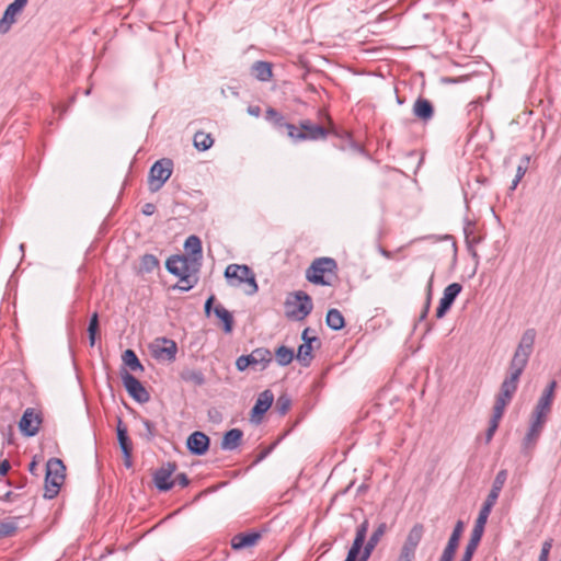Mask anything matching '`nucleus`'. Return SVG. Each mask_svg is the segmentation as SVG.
<instances>
[{"instance_id":"12","label":"nucleus","mask_w":561,"mask_h":561,"mask_svg":"<svg viewBox=\"0 0 561 561\" xmlns=\"http://www.w3.org/2000/svg\"><path fill=\"white\" fill-rule=\"evenodd\" d=\"M165 268L170 274L178 277L188 272L197 273L199 266L193 264L188 256L184 254H174L167 260Z\"/></svg>"},{"instance_id":"38","label":"nucleus","mask_w":561,"mask_h":561,"mask_svg":"<svg viewBox=\"0 0 561 561\" xmlns=\"http://www.w3.org/2000/svg\"><path fill=\"white\" fill-rule=\"evenodd\" d=\"M193 142H194V147L197 150L206 151L213 146L214 138L211 137L210 134H206L204 131H197L194 135Z\"/></svg>"},{"instance_id":"46","label":"nucleus","mask_w":561,"mask_h":561,"mask_svg":"<svg viewBox=\"0 0 561 561\" xmlns=\"http://www.w3.org/2000/svg\"><path fill=\"white\" fill-rule=\"evenodd\" d=\"M98 332H99V314L96 312H94L91 316L89 325H88L90 346H94Z\"/></svg>"},{"instance_id":"36","label":"nucleus","mask_w":561,"mask_h":561,"mask_svg":"<svg viewBox=\"0 0 561 561\" xmlns=\"http://www.w3.org/2000/svg\"><path fill=\"white\" fill-rule=\"evenodd\" d=\"M493 506H494L493 504L484 501V503L482 504V507L480 508L479 515L476 519V523L473 526L474 530L484 533V527H485V524L488 522V518L490 516V513H491Z\"/></svg>"},{"instance_id":"26","label":"nucleus","mask_w":561,"mask_h":561,"mask_svg":"<svg viewBox=\"0 0 561 561\" xmlns=\"http://www.w3.org/2000/svg\"><path fill=\"white\" fill-rule=\"evenodd\" d=\"M506 480H507V471L505 469L500 470L493 480L492 488L485 499V502L495 505Z\"/></svg>"},{"instance_id":"60","label":"nucleus","mask_w":561,"mask_h":561,"mask_svg":"<svg viewBox=\"0 0 561 561\" xmlns=\"http://www.w3.org/2000/svg\"><path fill=\"white\" fill-rule=\"evenodd\" d=\"M11 469V463L8 459L0 461V478H3L8 474Z\"/></svg>"},{"instance_id":"1","label":"nucleus","mask_w":561,"mask_h":561,"mask_svg":"<svg viewBox=\"0 0 561 561\" xmlns=\"http://www.w3.org/2000/svg\"><path fill=\"white\" fill-rule=\"evenodd\" d=\"M328 135H334L341 138L343 141L347 144L350 148L354 151L362 152L363 148L360 145L356 144L348 131L337 130L336 127L331 123L330 128H325L321 125L312 123L310 119H302L299 122V127L295 125V131L293 133L291 140L294 142L305 141V140H320L325 139Z\"/></svg>"},{"instance_id":"27","label":"nucleus","mask_w":561,"mask_h":561,"mask_svg":"<svg viewBox=\"0 0 561 561\" xmlns=\"http://www.w3.org/2000/svg\"><path fill=\"white\" fill-rule=\"evenodd\" d=\"M243 432L239 428H231L224 434L221 448L224 450H233L241 444Z\"/></svg>"},{"instance_id":"3","label":"nucleus","mask_w":561,"mask_h":561,"mask_svg":"<svg viewBox=\"0 0 561 561\" xmlns=\"http://www.w3.org/2000/svg\"><path fill=\"white\" fill-rule=\"evenodd\" d=\"M332 277H337V263L332 257L314 259L306 271V278L314 285L331 286Z\"/></svg>"},{"instance_id":"6","label":"nucleus","mask_w":561,"mask_h":561,"mask_svg":"<svg viewBox=\"0 0 561 561\" xmlns=\"http://www.w3.org/2000/svg\"><path fill=\"white\" fill-rule=\"evenodd\" d=\"M294 298V301L289 299L286 300V314L291 319L302 320L309 316L313 309L312 299L302 290L296 291Z\"/></svg>"},{"instance_id":"47","label":"nucleus","mask_w":561,"mask_h":561,"mask_svg":"<svg viewBox=\"0 0 561 561\" xmlns=\"http://www.w3.org/2000/svg\"><path fill=\"white\" fill-rule=\"evenodd\" d=\"M463 528H465V525H463V522L462 520H458L453 529V533L447 541V543H451L453 546H459V541H460V538H461V535L463 533Z\"/></svg>"},{"instance_id":"41","label":"nucleus","mask_w":561,"mask_h":561,"mask_svg":"<svg viewBox=\"0 0 561 561\" xmlns=\"http://www.w3.org/2000/svg\"><path fill=\"white\" fill-rule=\"evenodd\" d=\"M529 162H530V157L527 154L520 159V163L518 164V167L516 169L515 178L512 181V185L510 187L512 191H514L517 187L518 183L522 181V179L526 174Z\"/></svg>"},{"instance_id":"16","label":"nucleus","mask_w":561,"mask_h":561,"mask_svg":"<svg viewBox=\"0 0 561 561\" xmlns=\"http://www.w3.org/2000/svg\"><path fill=\"white\" fill-rule=\"evenodd\" d=\"M274 401V394L271 390L266 389L262 391L251 410V420L255 423H260L264 414L270 410Z\"/></svg>"},{"instance_id":"11","label":"nucleus","mask_w":561,"mask_h":561,"mask_svg":"<svg viewBox=\"0 0 561 561\" xmlns=\"http://www.w3.org/2000/svg\"><path fill=\"white\" fill-rule=\"evenodd\" d=\"M518 387V382L505 378L501 385L500 392L496 396L493 407V413L503 416L505 408L512 401Z\"/></svg>"},{"instance_id":"59","label":"nucleus","mask_w":561,"mask_h":561,"mask_svg":"<svg viewBox=\"0 0 561 561\" xmlns=\"http://www.w3.org/2000/svg\"><path fill=\"white\" fill-rule=\"evenodd\" d=\"M172 481H175V483L180 484L182 488H185L190 484V479L184 472L178 473Z\"/></svg>"},{"instance_id":"49","label":"nucleus","mask_w":561,"mask_h":561,"mask_svg":"<svg viewBox=\"0 0 561 561\" xmlns=\"http://www.w3.org/2000/svg\"><path fill=\"white\" fill-rule=\"evenodd\" d=\"M141 423L145 426V437L148 442H151L157 436V428L153 422L148 419L141 417Z\"/></svg>"},{"instance_id":"25","label":"nucleus","mask_w":561,"mask_h":561,"mask_svg":"<svg viewBox=\"0 0 561 561\" xmlns=\"http://www.w3.org/2000/svg\"><path fill=\"white\" fill-rule=\"evenodd\" d=\"M556 388L557 381H550L549 385L543 390L542 394L540 396L539 400L537 401L535 408L550 414Z\"/></svg>"},{"instance_id":"30","label":"nucleus","mask_w":561,"mask_h":561,"mask_svg":"<svg viewBox=\"0 0 561 561\" xmlns=\"http://www.w3.org/2000/svg\"><path fill=\"white\" fill-rule=\"evenodd\" d=\"M248 356L251 359V365H261V369H265L272 362V353L265 347L255 348Z\"/></svg>"},{"instance_id":"44","label":"nucleus","mask_w":561,"mask_h":561,"mask_svg":"<svg viewBox=\"0 0 561 561\" xmlns=\"http://www.w3.org/2000/svg\"><path fill=\"white\" fill-rule=\"evenodd\" d=\"M541 435V432H537L535 430L528 428L524 439H523V450L530 451L537 445V442Z\"/></svg>"},{"instance_id":"2","label":"nucleus","mask_w":561,"mask_h":561,"mask_svg":"<svg viewBox=\"0 0 561 561\" xmlns=\"http://www.w3.org/2000/svg\"><path fill=\"white\" fill-rule=\"evenodd\" d=\"M536 330L527 329L524 331L520 341L514 352V355L510 362L507 379L512 381H519V378L526 368L529 357L534 351V344L536 340Z\"/></svg>"},{"instance_id":"39","label":"nucleus","mask_w":561,"mask_h":561,"mask_svg":"<svg viewBox=\"0 0 561 561\" xmlns=\"http://www.w3.org/2000/svg\"><path fill=\"white\" fill-rule=\"evenodd\" d=\"M294 357V351L285 345H280L275 351V358L279 366L289 365L293 362Z\"/></svg>"},{"instance_id":"8","label":"nucleus","mask_w":561,"mask_h":561,"mask_svg":"<svg viewBox=\"0 0 561 561\" xmlns=\"http://www.w3.org/2000/svg\"><path fill=\"white\" fill-rule=\"evenodd\" d=\"M42 423V412L33 408H27L19 422V428L24 436L33 437L39 432Z\"/></svg>"},{"instance_id":"54","label":"nucleus","mask_w":561,"mask_h":561,"mask_svg":"<svg viewBox=\"0 0 561 561\" xmlns=\"http://www.w3.org/2000/svg\"><path fill=\"white\" fill-rule=\"evenodd\" d=\"M415 559V551L409 548L401 547L397 561H413Z\"/></svg>"},{"instance_id":"55","label":"nucleus","mask_w":561,"mask_h":561,"mask_svg":"<svg viewBox=\"0 0 561 561\" xmlns=\"http://www.w3.org/2000/svg\"><path fill=\"white\" fill-rule=\"evenodd\" d=\"M548 416H549V413L534 408L530 421H535V422L538 421L540 423H545L546 424V422L548 420Z\"/></svg>"},{"instance_id":"14","label":"nucleus","mask_w":561,"mask_h":561,"mask_svg":"<svg viewBox=\"0 0 561 561\" xmlns=\"http://www.w3.org/2000/svg\"><path fill=\"white\" fill-rule=\"evenodd\" d=\"M176 468L178 466L175 462H167L154 472L153 482L159 491L167 492L173 488L175 481H172L171 477L175 472Z\"/></svg>"},{"instance_id":"58","label":"nucleus","mask_w":561,"mask_h":561,"mask_svg":"<svg viewBox=\"0 0 561 561\" xmlns=\"http://www.w3.org/2000/svg\"><path fill=\"white\" fill-rule=\"evenodd\" d=\"M275 447V444H272L271 446L264 448L255 458V460L253 461V465H257L259 462H261L262 460H264L271 453L272 450L274 449Z\"/></svg>"},{"instance_id":"51","label":"nucleus","mask_w":561,"mask_h":561,"mask_svg":"<svg viewBox=\"0 0 561 561\" xmlns=\"http://www.w3.org/2000/svg\"><path fill=\"white\" fill-rule=\"evenodd\" d=\"M458 547L447 543L438 561H454Z\"/></svg>"},{"instance_id":"15","label":"nucleus","mask_w":561,"mask_h":561,"mask_svg":"<svg viewBox=\"0 0 561 561\" xmlns=\"http://www.w3.org/2000/svg\"><path fill=\"white\" fill-rule=\"evenodd\" d=\"M461 290L462 286L459 283H451L444 289L443 297L440 298L439 305L436 309L437 319L445 317Z\"/></svg>"},{"instance_id":"52","label":"nucleus","mask_w":561,"mask_h":561,"mask_svg":"<svg viewBox=\"0 0 561 561\" xmlns=\"http://www.w3.org/2000/svg\"><path fill=\"white\" fill-rule=\"evenodd\" d=\"M0 484H8L13 486L15 490H23L26 488L27 479L25 477L20 478L19 481L14 482L10 479L0 478Z\"/></svg>"},{"instance_id":"57","label":"nucleus","mask_w":561,"mask_h":561,"mask_svg":"<svg viewBox=\"0 0 561 561\" xmlns=\"http://www.w3.org/2000/svg\"><path fill=\"white\" fill-rule=\"evenodd\" d=\"M22 494L13 491L0 492V501L2 502H15Z\"/></svg>"},{"instance_id":"21","label":"nucleus","mask_w":561,"mask_h":561,"mask_svg":"<svg viewBox=\"0 0 561 561\" xmlns=\"http://www.w3.org/2000/svg\"><path fill=\"white\" fill-rule=\"evenodd\" d=\"M388 527H387V524L386 523H380L377 528L373 531V534L370 535L369 539L367 540V542L363 545V548L360 550V553L359 556L368 561V559L370 558L371 556V552L374 551V549L376 548V546L378 545V542L380 541V539L383 537V535L386 534Z\"/></svg>"},{"instance_id":"61","label":"nucleus","mask_w":561,"mask_h":561,"mask_svg":"<svg viewBox=\"0 0 561 561\" xmlns=\"http://www.w3.org/2000/svg\"><path fill=\"white\" fill-rule=\"evenodd\" d=\"M156 205L152 204V203H147L142 206V214L146 215V216H151L154 214L156 211Z\"/></svg>"},{"instance_id":"33","label":"nucleus","mask_w":561,"mask_h":561,"mask_svg":"<svg viewBox=\"0 0 561 561\" xmlns=\"http://www.w3.org/2000/svg\"><path fill=\"white\" fill-rule=\"evenodd\" d=\"M215 316L222 321V329L225 333H230L233 329V317L229 310L222 305H217L214 308Z\"/></svg>"},{"instance_id":"23","label":"nucleus","mask_w":561,"mask_h":561,"mask_svg":"<svg viewBox=\"0 0 561 561\" xmlns=\"http://www.w3.org/2000/svg\"><path fill=\"white\" fill-rule=\"evenodd\" d=\"M413 114L420 121L426 123L434 116V106L432 102L425 98L419 96L413 104Z\"/></svg>"},{"instance_id":"17","label":"nucleus","mask_w":561,"mask_h":561,"mask_svg":"<svg viewBox=\"0 0 561 561\" xmlns=\"http://www.w3.org/2000/svg\"><path fill=\"white\" fill-rule=\"evenodd\" d=\"M210 445L209 437L199 431L193 432L186 439V448L187 450L195 456L205 455Z\"/></svg>"},{"instance_id":"62","label":"nucleus","mask_w":561,"mask_h":561,"mask_svg":"<svg viewBox=\"0 0 561 561\" xmlns=\"http://www.w3.org/2000/svg\"><path fill=\"white\" fill-rule=\"evenodd\" d=\"M38 461L36 460V458L34 457L33 460L30 462L28 465V471L33 474V476H38L37 473V470H38Z\"/></svg>"},{"instance_id":"29","label":"nucleus","mask_w":561,"mask_h":561,"mask_svg":"<svg viewBox=\"0 0 561 561\" xmlns=\"http://www.w3.org/2000/svg\"><path fill=\"white\" fill-rule=\"evenodd\" d=\"M180 378L195 387H202L206 383L205 375L199 369L185 368L180 373Z\"/></svg>"},{"instance_id":"24","label":"nucleus","mask_w":561,"mask_h":561,"mask_svg":"<svg viewBox=\"0 0 561 561\" xmlns=\"http://www.w3.org/2000/svg\"><path fill=\"white\" fill-rule=\"evenodd\" d=\"M260 538L261 534L256 531L239 533L232 537L231 548L233 550H242L244 548L253 547Z\"/></svg>"},{"instance_id":"35","label":"nucleus","mask_w":561,"mask_h":561,"mask_svg":"<svg viewBox=\"0 0 561 561\" xmlns=\"http://www.w3.org/2000/svg\"><path fill=\"white\" fill-rule=\"evenodd\" d=\"M325 322H327V325L334 331H339V330L343 329L345 325V320H344L343 314L341 313L340 310L334 309V308L330 309L328 311Z\"/></svg>"},{"instance_id":"13","label":"nucleus","mask_w":561,"mask_h":561,"mask_svg":"<svg viewBox=\"0 0 561 561\" xmlns=\"http://www.w3.org/2000/svg\"><path fill=\"white\" fill-rule=\"evenodd\" d=\"M368 528H369V523L367 519H364V522L357 526L355 538L353 540L351 548L347 551V554H346V558L344 561H366L359 556V553H360V550L365 542Z\"/></svg>"},{"instance_id":"5","label":"nucleus","mask_w":561,"mask_h":561,"mask_svg":"<svg viewBox=\"0 0 561 561\" xmlns=\"http://www.w3.org/2000/svg\"><path fill=\"white\" fill-rule=\"evenodd\" d=\"M224 275L230 286L239 287L245 284L244 293L249 296L256 294L259 290L255 274L245 264H229Z\"/></svg>"},{"instance_id":"7","label":"nucleus","mask_w":561,"mask_h":561,"mask_svg":"<svg viewBox=\"0 0 561 561\" xmlns=\"http://www.w3.org/2000/svg\"><path fill=\"white\" fill-rule=\"evenodd\" d=\"M172 170L173 162L171 159L163 158L156 161L149 171V190L158 192L170 179Z\"/></svg>"},{"instance_id":"4","label":"nucleus","mask_w":561,"mask_h":561,"mask_svg":"<svg viewBox=\"0 0 561 561\" xmlns=\"http://www.w3.org/2000/svg\"><path fill=\"white\" fill-rule=\"evenodd\" d=\"M66 467L61 459L50 458L45 468V482L43 496L47 500L55 499L66 478Z\"/></svg>"},{"instance_id":"31","label":"nucleus","mask_w":561,"mask_h":561,"mask_svg":"<svg viewBox=\"0 0 561 561\" xmlns=\"http://www.w3.org/2000/svg\"><path fill=\"white\" fill-rule=\"evenodd\" d=\"M251 73L260 81H268L272 78V65L267 61L257 60L251 67Z\"/></svg>"},{"instance_id":"64","label":"nucleus","mask_w":561,"mask_h":561,"mask_svg":"<svg viewBox=\"0 0 561 561\" xmlns=\"http://www.w3.org/2000/svg\"><path fill=\"white\" fill-rule=\"evenodd\" d=\"M214 301H215V296H213V295H211V296L206 300V302H205L204 309H205V313H206L207 316H209V314H210L211 306H213Z\"/></svg>"},{"instance_id":"45","label":"nucleus","mask_w":561,"mask_h":561,"mask_svg":"<svg viewBox=\"0 0 561 561\" xmlns=\"http://www.w3.org/2000/svg\"><path fill=\"white\" fill-rule=\"evenodd\" d=\"M291 407V398L287 393L280 394L275 403V410L279 415H285Z\"/></svg>"},{"instance_id":"63","label":"nucleus","mask_w":561,"mask_h":561,"mask_svg":"<svg viewBox=\"0 0 561 561\" xmlns=\"http://www.w3.org/2000/svg\"><path fill=\"white\" fill-rule=\"evenodd\" d=\"M247 111L251 116L254 117H259L261 115V107L257 105H250Z\"/></svg>"},{"instance_id":"40","label":"nucleus","mask_w":561,"mask_h":561,"mask_svg":"<svg viewBox=\"0 0 561 561\" xmlns=\"http://www.w3.org/2000/svg\"><path fill=\"white\" fill-rule=\"evenodd\" d=\"M122 359H123L124 364L130 370H133V371H138V370L142 371L144 370L142 364L140 363L136 353L133 350H126L122 355Z\"/></svg>"},{"instance_id":"42","label":"nucleus","mask_w":561,"mask_h":561,"mask_svg":"<svg viewBox=\"0 0 561 561\" xmlns=\"http://www.w3.org/2000/svg\"><path fill=\"white\" fill-rule=\"evenodd\" d=\"M159 267V260L153 254H144L140 257V272L151 273Z\"/></svg>"},{"instance_id":"34","label":"nucleus","mask_w":561,"mask_h":561,"mask_svg":"<svg viewBox=\"0 0 561 561\" xmlns=\"http://www.w3.org/2000/svg\"><path fill=\"white\" fill-rule=\"evenodd\" d=\"M296 357L304 367L311 364L313 359L311 340H306V343L299 345Z\"/></svg>"},{"instance_id":"19","label":"nucleus","mask_w":561,"mask_h":561,"mask_svg":"<svg viewBox=\"0 0 561 561\" xmlns=\"http://www.w3.org/2000/svg\"><path fill=\"white\" fill-rule=\"evenodd\" d=\"M116 433H117V440H118L119 447H121L122 453L125 458V465H126V467H130L131 466L130 457H131V451H133V444L128 436L127 427L123 424V421L121 417H118V421H117Z\"/></svg>"},{"instance_id":"53","label":"nucleus","mask_w":561,"mask_h":561,"mask_svg":"<svg viewBox=\"0 0 561 561\" xmlns=\"http://www.w3.org/2000/svg\"><path fill=\"white\" fill-rule=\"evenodd\" d=\"M433 275L431 276L430 278V282H428V290H427V297H426V301H425V305H424V309L420 316V319L423 320L426 318L428 311H430V307H431V298H432V283H433Z\"/></svg>"},{"instance_id":"9","label":"nucleus","mask_w":561,"mask_h":561,"mask_svg":"<svg viewBox=\"0 0 561 561\" xmlns=\"http://www.w3.org/2000/svg\"><path fill=\"white\" fill-rule=\"evenodd\" d=\"M152 356L156 359L168 362L175 360L178 353V345L173 340L168 337H158L150 345Z\"/></svg>"},{"instance_id":"20","label":"nucleus","mask_w":561,"mask_h":561,"mask_svg":"<svg viewBox=\"0 0 561 561\" xmlns=\"http://www.w3.org/2000/svg\"><path fill=\"white\" fill-rule=\"evenodd\" d=\"M265 118L268 121L275 129L278 131L286 130L287 136L291 139L293 133L295 131V125L287 123L285 117L273 107H268L265 113Z\"/></svg>"},{"instance_id":"48","label":"nucleus","mask_w":561,"mask_h":561,"mask_svg":"<svg viewBox=\"0 0 561 561\" xmlns=\"http://www.w3.org/2000/svg\"><path fill=\"white\" fill-rule=\"evenodd\" d=\"M502 417L503 416L496 415L495 413L492 414V417H491L490 423H489V427H488L486 433H485V438H486L488 443L493 438V435L496 432V430L499 427V423H500Z\"/></svg>"},{"instance_id":"32","label":"nucleus","mask_w":561,"mask_h":561,"mask_svg":"<svg viewBox=\"0 0 561 561\" xmlns=\"http://www.w3.org/2000/svg\"><path fill=\"white\" fill-rule=\"evenodd\" d=\"M483 533L472 529L470 539L465 548L460 561H471L472 557L482 539Z\"/></svg>"},{"instance_id":"10","label":"nucleus","mask_w":561,"mask_h":561,"mask_svg":"<svg viewBox=\"0 0 561 561\" xmlns=\"http://www.w3.org/2000/svg\"><path fill=\"white\" fill-rule=\"evenodd\" d=\"M123 385L128 394L139 403H146L150 400V394L142 383L128 371L122 374Z\"/></svg>"},{"instance_id":"18","label":"nucleus","mask_w":561,"mask_h":561,"mask_svg":"<svg viewBox=\"0 0 561 561\" xmlns=\"http://www.w3.org/2000/svg\"><path fill=\"white\" fill-rule=\"evenodd\" d=\"M26 3L27 0H14L7 7L2 19L0 20L1 34H5L10 30L11 25L15 22V15L22 11Z\"/></svg>"},{"instance_id":"28","label":"nucleus","mask_w":561,"mask_h":561,"mask_svg":"<svg viewBox=\"0 0 561 561\" xmlns=\"http://www.w3.org/2000/svg\"><path fill=\"white\" fill-rule=\"evenodd\" d=\"M424 535V526L420 523H416L409 531L405 541L402 547L409 548L416 552V548L421 542Z\"/></svg>"},{"instance_id":"37","label":"nucleus","mask_w":561,"mask_h":561,"mask_svg":"<svg viewBox=\"0 0 561 561\" xmlns=\"http://www.w3.org/2000/svg\"><path fill=\"white\" fill-rule=\"evenodd\" d=\"M197 273L188 272L186 274H182L179 277V283L174 286V288L181 291L191 290L198 282Z\"/></svg>"},{"instance_id":"50","label":"nucleus","mask_w":561,"mask_h":561,"mask_svg":"<svg viewBox=\"0 0 561 561\" xmlns=\"http://www.w3.org/2000/svg\"><path fill=\"white\" fill-rule=\"evenodd\" d=\"M553 545V539L549 538L542 542L538 561H549V554Z\"/></svg>"},{"instance_id":"56","label":"nucleus","mask_w":561,"mask_h":561,"mask_svg":"<svg viewBox=\"0 0 561 561\" xmlns=\"http://www.w3.org/2000/svg\"><path fill=\"white\" fill-rule=\"evenodd\" d=\"M250 366H252V365H251V359L249 358L248 355H241L236 360V367L240 371L245 370Z\"/></svg>"},{"instance_id":"22","label":"nucleus","mask_w":561,"mask_h":561,"mask_svg":"<svg viewBox=\"0 0 561 561\" xmlns=\"http://www.w3.org/2000/svg\"><path fill=\"white\" fill-rule=\"evenodd\" d=\"M184 249L186 251V256H188L193 264L198 265L201 267V261L203 259L201 239L195 234L187 237L184 242Z\"/></svg>"},{"instance_id":"43","label":"nucleus","mask_w":561,"mask_h":561,"mask_svg":"<svg viewBox=\"0 0 561 561\" xmlns=\"http://www.w3.org/2000/svg\"><path fill=\"white\" fill-rule=\"evenodd\" d=\"M18 531L15 519H7L0 522V539L13 537Z\"/></svg>"}]
</instances>
